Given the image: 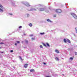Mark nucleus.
<instances>
[{"instance_id":"obj_1","label":"nucleus","mask_w":77,"mask_h":77,"mask_svg":"<svg viewBox=\"0 0 77 77\" xmlns=\"http://www.w3.org/2000/svg\"><path fill=\"white\" fill-rule=\"evenodd\" d=\"M55 11L57 13H60L62 12V10L60 9H56L55 10Z\"/></svg>"},{"instance_id":"obj_2","label":"nucleus","mask_w":77,"mask_h":77,"mask_svg":"<svg viewBox=\"0 0 77 77\" xmlns=\"http://www.w3.org/2000/svg\"><path fill=\"white\" fill-rule=\"evenodd\" d=\"M45 10V8H40L39 9L40 11H44Z\"/></svg>"},{"instance_id":"obj_3","label":"nucleus","mask_w":77,"mask_h":77,"mask_svg":"<svg viewBox=\"0 0 77 77\" xmlns=\"http://www.w3.org/2000/svg\"><path fill=\"white\" fill-rule=\"evenodd\" d=\"M73 17L75 19H77V16L75 14H74L73 15Z\"/></svg>"},{"instance_id":"obj_4","label":"nucleus","mask_w":77,"mask_h":77,"mask_svg":"<svg viewBox=\"0 0 77 77\" xmlns=\"http://www.w3.org/2000/svg\"><path fill=\"white\" fill-rule=\"evenodd\" d=\"M27 66H28V64H25L24 66V68H27Z\"/></svg>"},{"instance_id":"obj_5","label":"nucleus","mask_w":77,"mask_h":77,"mask_svg":"<svg viewBox=\"0 0 77 77\" xmlns=\"http://www.w3.org/2000/svg\"><path fill=\"white\" fill-rule=\"evenodd\" d=\"M55 51L57 53H59V51L57 49H56L55 50Z\"/></svg>"},{"instance_id":"obj_6","label":"nucleus","mask_w":77,"mask_h":77,"mask_svg":"<svg viewBox=\"0 0 77 77\" xmlns=\"http://www.w3.org/2000/svg\"><path fill=\"white\" fill-rule=\"evenodd\" d=\"M35 71V69H32L30 70V72H34Z\"/></svg>"},{"instance_id":"obj_7","label":"nucleus","mask_w":77,"mask_h":77,"mask_svg":"<svg viewBox=\"0 0 77 77\" xmlns=\"http://www.w3.org/2000/svg\"><path fill=\"white\" fill-rule=\"evenodd\" d=\"M46 20L47 21H48V22L51 23V21L49 19H47Z\"/></svg>"},{"instance_id":"obj_8","label":"nucleus","mask_w":77,"mask_h":77,"mask_svg":"<svg viewBox=\"0 0 77 77\" xmlns=\"http://www.w3.org/2000/svg\"><path fill=\"white\" fill-rule=\"evenodd\" d=\"M66 41L67 42H68L69 43H71V42L70 41V40H69L67 39Z\"/></svg>"},{"instance_id":"obj_9","label":"nucleus","mask_w":77,"mask_h":77,"mask_svg":"<svg viewBox=\"0 0 77 77\" xmlns=\"http://www.w3.org/2000/svg\"><path fill=\"white\" fill-rule=\"evenodd\" d=\"M66 41H66V39H64V42H65V43H66V42H67Z\"/></svg>"},{"instance_id":"obj_10","label":"nucleus","mask_w":77,"mask_h":77,"mask_svg":"<svg viewBox=\"0 0 77 77\" xmlns=\"http://www.w3.org/2000/svg\"><path fill=\"white\" fill-rule=\"evenodd\" d=\"M46 44L47 45V46H48V47H50V45L48 43H46Z\"/></svg>"},{"instance_id":"obj_11","label":"nucleus","mask_w":77,"mask_h":77,"mask_svg":"<svg viewBox=\"0 0 77 77\" xmlns=\"http://www.w3.org/2000/svg\"><path fill=\"white\" fill-rule=\"evenodd\" d=\"M29 26H30V27H32V24L31 23H29Z\"/></svg>"},{"instance_id":"obj_12","label":"nucleus","mask_w":77,"mask_h":77,"mask_svg":"<svg viewBox=\"0 0 77 77\" xmlns=\"http://www.w3.org/2000/svg\"><path fill=\"white\" fill-rule=\"evenodd\" d=\"M43 45L44 46H45V47H47V45H46L45 44L43 43Z\"/></svg>"},{"instance_id":"obj_13","label":"nucleus","mask_w":77,"mask_h":77,"mask_svg":"<svg viewBox=\"0 0 77 77\" xmlns=\"http://www.w3.org/2000/svg\"><path fill=\"white\" fill-rule=\"evenodd\" d=\"M70 60H73V58L72 57H71L70 58Z\"/></svg>"},{"instance_id":"obj_14","label":"nucleus","mask_w":77,"mask_h":77,"mask_svg":"<svg viewBox=\"0 0 77 77\" xmlns=\"http://www.w3.org/2000/svg\"><path fill=\"white\" fill-rule=\"evenodd\" d=\"M26 6H27V7L30 6V5H29V4H27L26 5Z\"/></svg>"},{"instance_id":"obj_15","label":"nucleus","mask_w":77,"mask_h":77,"mask_svg":"<svg viewBox=\"0 0 77 77\" xmlns=\"http://www.w3.org/2000/svg\"><path fill=\"white\" fill-rule=\"evenodd\" d=\"M0 12H3V10L1 8H0Z\"/></svg>"},{"instance_id":"obj_16","label":"nucleus","mask_w":77,"mask_h":77,"mask_svg":"<svg viewBox=\"0 0 77 77\" xmlns=\"http://www.w3.org/2000/svg\"><path fill=\"white\" fill-rule=\"evenodd\" d=\"M44 32H43V33H40V35H44Z\"/></svg>"},{"instance_id":"obj_17","label":"nucleus","mask_w":77,"mask_h":77,"mask_svg":"<svg viewBox=\"0 0 77 77\" xmlns=\"http://www.w3.org/2000/svg\"><path fill=\"white\" fill-rule=\"evenodd\" d=\"M56 59L57 60H59V58L57 57H56Z\"/></svg>"},{"instance_id":"obj_18","label":"nucleus","mask_w":77,"mask_h":77,"mask_svg":"<svg viewBox=\"0 0 77 77\" xmlns=\"http://www.w3.org/2000/svg\"><path fill=\"white\" fill-rule=\"evenodd\" d=\"M1 8H2V9H3V6L2 5H1L0 6Z\"/></svg>"},{"instance_id":"obj_19","label":"nucleus","mask_w":77,"mask_h":77,"mask_svg":"<svg viewBox=\"0 0 77 77\" xmlns=\"http://www.w3.org/2000/svg\"><path fill=\"white\" fill-rule=\"evenodd\" d=\"M16 42L17 43V44H19L20 42V41H17Z\"/></svg>"},{"instance_id":"obj_20","label":"nucleus","mask_w":77,"mask_h":77,"mask_svg":"<svg viewBox=\"0 0 77 77\" xmlns=\"http://www.w3.org/2000/svg\"><path fill=\"white\" fill-rule=\"evenodd\" d=\"M35 38H32V41H33V40H35Z\"/></svg>"},{"instance_id":"obj_21","label":"nucleus","mask_w":77,"mask_h":77,"mask_svg":"<svg viewBox=\"0 0 77 77\" xmlns=\"http://www.w3.org/2000/svg\"><path fill=\"white\" fill-rule=\"evenodd\" d=\"M19 29H21V28H22V26H20L19 27Z\"/></svg>"},{"instance_id":"obj_22","label":"nucleus","mask_w":77,"mask_h":77,"mask_svg":"<svg viewBox=\"0 0 77 77\" xmlns=\"http://www.w3.org/2000/svg\"><path fill=\"white\" fill-rule=\"evenodd\" d=\"M54 17H56V14L54 15Z\"/></svg>"},{"instance_id":"obj_23","label":"nucleus","mask_w":77,"mask_h":77,"mask_svg":"<svg viewBox=\"0 0 77 77\" xmlns=\"http://www.w3.org/2000/svg\"><path fill=\"white\" fill-rule=\"evenodd\" d=\"M0 44L2 45V44H4V43L3 42H1L0 43Z\"/></svg>"},{"instance_id":"obj_24","label":"nucleus","mask_w":77,"mask_h":77,"mask_svg":"<svg viewBox=\"0 0 77 77\" xmlns=\"http://www.w3.org/2000/svg\"><path fill=\"white\" fill-rule=\"evenodd\" d=\"M40 48H43V47H42V45H41L40 46Z\"/></svg>"},{"instance_id":"obj_25","label":"nucleus","mask_w":77,"mask_h":77,"mask_svg":"<svg viewBox=\"0 0 77 77\" xmlns=\"http://www.w3.org/2000/svg\"><path fill=\"white\" fill-rule=\"evenodd\" d=\"M26 44H27V43H28V41L27 40H26Z\"/></svg>"},{"instance_id":"obj_26","label":"nucleus","mask_w":77,"mask_h":77,"mask_svg":"<svg viewBox=\"0 0 77 77\" xmlns=\"http://www.w3.org/2000/svg\"><path fill=\"white\" fill-rule=\"evenodd\" d=\"M27 17H29V14H27Z\"/></svg>"},{"instance_id":"obj_27","label":"nucleus","mask_w":77,"mask_h":77,"mask_svg":"<svg viewBox=\"0 0 77 77\" xmlns=\"http://www.w3.org/2000/svg\"><path fill=\"white\" fill-rule=\"evenodd\" d=\"M75 31H76L77 30V28H75Z\"/></svg>"},{"instance_id":"obj_28","label":"nucleus","mask_w":77,"mask_h":77,"mask_svg":"<svg viewBox=\"0 0 77 77\" xmlns=\"http://www.w3.org/2000/svg\"><path fill=\"white\" fill-rule=\"evenodd\" d=\"M75 31H76L77 30V28H75Z\"/></svg>"},{"instance_id":"obj_29","label":"nucleus","mask_w":77,"mask_h":77,"mask_svg":"<svg viewBox=\"0 0 77 77\" xmlns=\"http://www.w3.org/2000/svg\"><path fill=\"white\" fill-rule=\"evenodd\" d=\"M30 37H32V36H33V34L31 35H30Z\"/></svg>"},{"instance_id":"obj_30","label":"nucleus","mask_w":77,"mask_h":77,"mask_svg":"<svg viewBox=\"0 0 77 77\" xmlns=\"http://www.w3.org/2000/svg\"><path fill=\"white\" fill-rule=\"evenodd\" d=\"M46 77H51V76H47Z\"/></svg>"},{"instance_id":"obj_31","label":"nucleus","mask_w":77,"mask_h":77,"mask_svg":"<svg viewBox=\"0 0 77 77\" xmlns=\"http://www.w3.org/2000/svg\"><path fill=\"white\" fill-rule=\"evenodd\" d=\"M9 15H12V14H11V13H10L9 14Z\"/></svg>"},{"instance_id":"obj_32","label":"nucleus","mask_w":77,"mask_h":77,"mask_svg":"<svg viewBox=\"0 0 77 77\" xmlns=\"http://www.w3.org/2000/svg\"><path fill=\"white\" fill-rule=\"evenodd\" d=\"M10 52H11V53H12V52H13V50H11V51Z\"/></svg>"},{"instance_id":"obj_33","label":"nucleus","mask_w":77,"mask_h":77,"mask_svg":"<svg viewBox=\"0 0 77 77\" xmlns=\"http://www.w3.org/2000/svg\"><path fill=\"white\" fill-rule=\"evenodd\" d=\"M77 52H75V55H77Z\"/></svg>"},{"instance_id":"obj_34","label":"nucleus","mask_w":77,"mask_h":77,"mask_svg":"<svg viewBox=\"0 0 77 77\" xmlns=\"http://www.w3.org/2000/svg\"><path fill=\"white\" fill-rule=\"evenodd\" d=\"M14 44H15V45H16V46L17 45V43H15Z\"/></svg>"},{"instance_id":"obj_35","label":"nucleus","mask_w":77,"mask_h":77,"mask_svg":"<svg viewBox=\"0 0 77 77\" xmlns=\"http://www.w3.org/2000/svg\"><path fill=\"white\" fill-rule=\"evenodd\" d=\"M43 64L44 65H46V63H43Z\"/></svg>"},{"instance_id":"obj_36","label":"nucleus","mask_w":77,"mask_h":77,"mask_svg":"<svg viewBox=\"0 0 77 77\" xmlns=\"http://www.w3.org/2000/svg\"><path fill=\"white\" fill-rule=\"evenodd\" d=\"M1 53H3V52H1Z\"/></svg>"},{"instance_id":"obj_37","label":"nucleus","mask_w":77,"mask_h":77,"mask_svg":"<svg viewBox=\"0 0 77 77\" xmlns=\"http://www.w3.org/2000/svg\"><path fill=\"white\" fill-rule=\"evenodd\" d=\"M76 31V33H77V30L76 31Z\"/></svg>"},{"instance_id":"obj_38","label":"nucleus","mask_w":77,"mask_h":77,"mask_svg":"<svg viewBox=\"0 0 77 77\" xmlns=\"http://www.w3.org/2000/svg\"><path fill=\"white\" fill-rule=\"evenodd\" d=\"M2 48V47H0V49H1Z\"/></svg>"},{"instance_id":"obj_39","label":"nucleus","mask_w":77,"mask_h":77,"mask_svg":"<svg viewBox=\"0 0 77 77\" xmlns=\"http://www.w3.org/2000/svg\"><path fill=\"white\" fill-rule=\"evenodd\" d=\"M22 42V43H23V42Z\"/></svg>"},{"instance_id":"obj_40","label":"nucleus","mask_w":77,"mask_h":77,"mask_svg":"<svg viewBox=\"0 0 77 77\" xmlns=\"http://www.w3.org/2000/svg\"><path fill=\"white\" fill-rule=\"evenodd\" d=\"M63 75H64L63 74Z\"/></svg>"},{"instance_id":"obj_41","label":"nucleus","mask_w":77,"mask_h":77,"mask_svg":"<svg viewBox=\"0 0 77 77\" xmlns=\"http://www.w3.org/2000/svg\"><path fill=\"white\" fill-rule=\"evenodd\" d=\"M20 59H21V57H20Z\"/></svg>"}]
</instances>
